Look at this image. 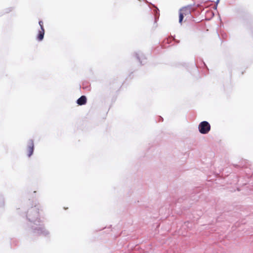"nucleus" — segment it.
<instances>
[{
    "label": "nucleus",
    "instance_id": "obj_1",
    "mask_svg": "<svg viewBox=\"0 0 253 253\" xmlns=\"http://www.w3.org/2000/svg\"><path fill=\"white\" fill-rule=\"evenodd\" d=\"M25 216L28 222V226L31 230L33 235L46 236L49 234V232L45 229L40 217L39 210L36 206L29 208Z\"/></svg>",
    "mask_w": 253,
    "mask_h": 253
},
{
    "label": "nucleus",
    "instance_id": "obj_2",
    "mask_svg": "<svg viewBox=\"0 0 253 253\" xmlns=\"http://www.w3.org/2000/svg\"><path fill=\"white\" fill-rule=\"evenodd\" d=\"M198 130L201 134H207L211 130V125L207 121H203L198 126Z\"/></svg>",
    "mask_w": 253,
    "mask_h": 253
},
{
    "label": "nucleus",
    "instance_id": "obj_3",
    "mask_svg": "<svg viewBox=\"0 0 253 253\" xmlns=\"http://www.w3.org/2000/svg\"><path fill=\"white\" fill-rule=\"evenodd\" d=\"M39 24L40 26L41 30L39 31L37 37V40L39 41H41L43 40L44 35V29L43 28V23L42 21H39Z\"/></svg>",
    "mask_w": 253,
    "mask_h": 253
},
{
    "label": "nucleus",
    "instance_id": "obj_4",
    "mask_svg": "<svg viewBox=\"0 0 253 253\" xmlns=\"http://www.w3.org/2000/svg\"><path fill=\"white\" fill-rule=\"evenodd\" d=\"M34 141L32 139H30V140H29V141L28 142V147H27L28 151V156L29 157H30L33 154V153L34 151Z\"/></svg>",
    "mask_w": 253,
    "mask_h": 253
},
{
    "label": "nucleus",
    "instance_id": "obj_5",
    "mask_svg": "<svg viewBox=\"0 0 253 253\" xmlns=\"http://www.w3.org/2000/svg\"><path fill=\"white\" fill-rule=\"evenodd\" d=\"M135 56L139 62L140 65H143L144 64V60H146V58L142 53L136 52L135 53Z\"/></svg>",
    "mask_w": 253,
    "mask_h": 253
},
{
    "label": "nucleus",
    "instance_id": "obj_6",
    "mask_svg": "<svg viewBox=\"0 0 253 253\" xmlns=\"http://www.w3.org/2000/svg\"><path fill=\"white\" fill-rule=\"evenodd\" d=\"M87 99L85 96L82 95L79 98H78L76 101V103L79 105H83L86 103Z\"/></svg>",
    "mask_w": 253,
    "mask_h": 253
},
{
    "label": "nucleus",
    "instance_id": "obj_7",
    "mask_svg": "<svg viewBox=\"0 0 253 253\" xmlns=\"http://www.w3.org/2000/svg\"><path fill=\"white\" fill-rule=\"evenodd\" d=\"M184 15H186V13L185 12H182L181 10H179V23L180 24H182L183 18H184Z\"/></svg>",
    "mask_w": 253,
    "mask_h": 253
},
{
    "label": "nucleus",
    "instance_id": "obj_8",
    "mask_svg": "<svg viewBox=\"0 0 253 253\" xmlns=\"http://www.w3.org/2000/svg\"><path fill=\"white\" fill-rule=\"evenodd\" d=\"M180 10H181L182 12L186 13V15L190 14L191 13L190 9L188 8L187 7H184L180 9Z\"/></svg>",
    "mask_w": 253,
    "mask_h": 253
},
{
    "label": "nucleus",
    "instance_id": "obj_9",
    "mask_svg": "<svg viewBox=\"0 0 253 253\" xmlns=\"http://www.w3.org/2000/svg\"><path fill=\"white\" fill-rule=\"evenodd\" d=\"M159 9L157 7H156V9L154 10V12H155V22H156L157 19L159 18V15H160V13H159Z\"/></svg>",
    "mask_w": 253,
    "mask_h": 253
},
{
    "label": "nucleus",
    "instance_id": "obj_10",
    "mask_svg": "<svg viewBox=\"0 0 253 253\" xmlns=\"http://www.w3.org/2000/svg\"><path fill=\"white\" fill-rule=\"evenodd\" d=\"M4 206V199L2 196L0 195V209H2Z\"/></svg>",
    "mask_w": 253,
    "mask_h": 253
},
{
    "label": "nucleus",
    "instance_id": "obj_11",
    "mask_svg": "<svg viewBox=\"0 0 253 253\" xmlns=\"http://www.w3.org/2000/svg\"><path fill=\"white\" fill-rule=\"evenodd\" d=\"M171 42V39L166 38L164 40V44H169Z\"/></svg>",
    "mask_w": 253,
    "mask_h": 253
},
{
    "label": "nucleus",
    "instance_id": "obj_12",
    "mask_svg": "<svg viewBox=\"0 0 253 253\" xmlns=\"http://www.w3.org/2000/svg\"><path fill=\"white\" fill-rule=\"evenodd\" d=\"M159 119H160V121H163V118L162 117H159Z\"/></svg>",
    "mask_w": 253,
    "mask_h": 253
},
{
    "label": "nucleus",
    "instance_id": "obj_13",
    "mask_svg": "<svg viewBox=\"0 0 253 253\" xmlns=\"http://www.w3.org/2000/svg\"><path fill=\"white\" fill-rule=\"evenodd\" d=\"M173 40H174L177 43H179V41H177V40H175L174 39H173Z\"/></svg>",
    "mask_w": 253,
    "mask_h": 253
},
{
    "label": "nucleus",
    "instance_id": "obj_14",
    "mask_svg": "<svg viewBox=\"0 0 253 253\" xmlns=\"http://www.w3.org/2000/svg\"><path fill=\"white\" fill-rule=\"evenodd\" d=\"M219 0H217V1H216V6H217V4L219 2Z\"/></svg>",
    "mask_w": 253,
    "mask_h": 253
}]
</instances>
